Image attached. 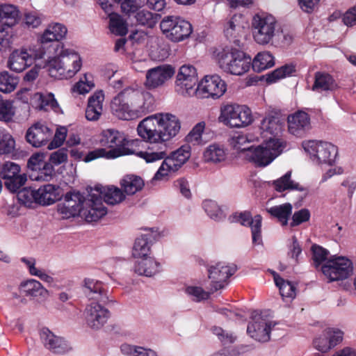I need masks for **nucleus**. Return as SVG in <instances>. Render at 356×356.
Listing matches in <instances>:
<instances>
[{
  "mask_svg": "<svg viewBox=\"0 0 356 356\" xmlns=\"http://www.w3.org/2000/svg\"><path fill=\"white\" fill-rule=\"evenodd\" d=\"M40 336L44 347L54 353L65 354L72 349L68 341L61 337L55 335L47 327L41 329Z\"/></svg>",
  "mask_w": 356,
  "mask_h": 356,
  "instance_id": "obj_25",
  "label": "nucleus"
},
{
  "mask_svg": "<svg viewBox=\"0 0 356 356\" xmlns=\"http://www.w3.org/2000/svg\"><path fill=\"white\" fill-rule=\"evenodd\" d=\"M232 222H239L243 226H249L251 228L252 243L259 245L262 243L261 239V220L260 215L252 217L250 212L245 211L236 213L230 217Z\"/></svg>",
  "mask_w": 356,
  "mask_h": 356,
  "instance_id": "obj_21",
  "label": "nucleus"
},
{
  "mask_svg": "<svg viewBox=\"0 0 356 356\" xmlns=\"http://www.w3.org/2000/svg\"><path fill=\"white\" fill-rule=\"evenodd\" d=\"M275 323L263 318L260 315H256L252 322L248 325V334L260 342H267L270 339V333Z\"/></svg>",
  "mask_w": 356,
  "mask_h": 356,
  "instance_id": "obj_26",
  "label": "nucleus"
},
{
  "mask_svg": "<svg viewBox=\"0 0 356 356\" xmlns=\"http://www.w3.org/2000/svg\"><path fill=\"white\" fill-rule=\"evenodd\" d=\"M95 86L92 81L88 80V74H84L83 78L75 84L73 90L79 94H85L88 92Z\"/></svg>",
  "mask_w": 356,
  "mask_h": 356,
  "instance_id": "obj_64",
  "label": "nucleus"
},
{
  "mask_svg": "<svg viewBox=\"0 0 356 356\" xmlns=\"http://www.w3.org/2000/svg\"><path fill=\"white\" fill-rule=\"evenodd\" d=\"M212 332L224 346L230 345L236 339V337L233 333L224 330L220 327H213Z\"/></svg>",
  "mask_w": 356,
  "mask_h": 356,
  "instance_id": "obj_55",
  "label": "nucleus"
},
{
  "mask_svg": "<svg viewBox=\"0 0 356 356\" xmlns=\"http://www.w3.org/2000/svg\"><path fill=\"white\" fill-rule=\"evenodd\" d=\"M124 136L116 130L108 129L103 132L100 143L104 147L112 149L106 151L99 148L90 152L84 158L85 162H90L100 157L115 158L120 155V148L126 144Z\"/></svg>",
  "mask_w": 356,
  "mask_h": 356,
  "instance_id": "obj_6",
  "label": "nucleus"
},
{
  "mask_svg": "<svg viewBox=\"0 0 356 356\" xmlns=\"http://www.w3.org/2000/svg\"><path fill=\"white\" fill-rule=\"evenodd\" d=\"M45 57L49 74L58 79L73 77L80 70L82 61L74 49L66 48L64 44H56L47 51Z\"/></svg>",
  "mask_w": 356,
  "mask_h": 356,
  "instance_id": "obj_2",
  "label": "nucleus"
},
{
  "mask_svg": "<svg viewBox=\"0 0 356 356\" xmlns=\"http://www.w3.org/2000/svg\"><path fill=\"white\" fill-rule=\"evenodd\" d=\"M137 132L144 141L149 143L145 151L136 152L138 156L143 159L147 163H153L166 158L168 152L167 140H163L162 138L155 137L153 133H147V134L142 132L141 127L138 124Z\"/></svg>",
  "mask_w": 356,
  "mask_h": 356,
  "instance_id": "obj_10",
  "label": "nucleus"
},
{
  "mask_svg": "<svg viewBox=\"0 0 356 356\" xmlns=\"http://www.w3.org/2000/svg\"><path fill=\"white\" fill-rule=\"evenodd\" d=\"M91 190L95 193H98V197H101V201L104 199L108 204L115 205L122 202L125 199L123 191L114 186H97Z\"/></svg>",
  "mask_w": 356,
  "mask_h": 356,
  "instance_id": "obj_31",
  "label": "nucleus"
},
{
  "mask_svg": "<svg viewBox=\"0 0 356 356\" xmlns=\"http://www.w3.org/2000/svg\"><path fill=\"white\" fill-rule=\"evenodd\" d=\"M19 80L17 76L10 74L7 71L0 72V91L9 93L17 87Z\"/></svg>",
  "mask_w": 356,
  "mask_h": 356,
  "instance_id": "obj_47",
  "label": "nucleus"
},
{
  "mask_svg": "<svg viewBox=\"0 0 356 356\" xmlns=\"http://www.w3.org/2000/svg\"><path fill=\"white\" fill-rule=\"evenodd\" d=\"M35 190L24 188L20 190L17 193L18 200L24 204H31L36 202Z\"/></svg>",
  "mask_w": 356,
  "mask_h": 356,
  "instance_id": "obj_60",
  "label": "nucleus"
},
{
  "mask_svg": "<svg viewBox=\"0 0 356 356\" xmlns=\"http://www.w3.org/2000/svg\"><path fill=\"white\" fill-rule=\"evenodd\" d=\"M124 193L128 195H134L140 191L144 186V181L141 177L129 175L125 176L120 182Z\"/></svg>",
  "mask_w": 356,
  "mask_h": 356,
  "instance_id": "obj_42",
  "label": "nucleus"
},
{
  "mask_svg": "<svg viewBox=\"0 0 356 356\" xmlns=\"http://www.w3.org/2000/svg\"><path fill=\"white\" fill-rule=\"evenodd\" d=\"M257 140V138L254 137L251 134H241L236 136H234L232 138V145L234 148L239 150L243 154V157H246V152L252 149L253 145H249L251 143L254 142Z\"/></svg>",
  "mask_w": 356,
  "mask_h": 356,
  "instance_id": "obj_44",
  "label": "nucleus"
},
{
  "mask_svg": "<svg viewBox=\"0 0 356 356\" xmlns=\"http://www.w3.org/2000/svg\"><path fill=\"white\" fill-rule=\"evenodd\" d=\"M197 81V74L195 67L191 65H184L177 74L175 90L183 97L194 96Z\"/></svg>",
  "mask_w": 356,
  "mask_h": 356,
  "instance_id": "obj_15",
  "label": "nucleus"
},
{
  "mask_svg": "<svg viewBox=\"0 0 356 356\" xmlns=\"http://www.w3.org/2000/svg\"><path fill=\"white\" fill-rule=\"evenodd\" d=\"M16 6L11 4H0V22L8 27L15 25L19 17Z\"/></svg>",
  "mask_w": 356,
  "mask_h": 356,
  "instance_id": "obj_39",
  "label": "nucleus"
},
{
  "mask_svg": "<svg viewBox=\"0 0 356 356\" xmlns=\"http://www.w3.org/2000/svg\"><path fill=\"white\" fill-rule=\"evenodd\" d=\"M135 17L138 24L152 28L159 21L160 16L148 10H142L136 13Z\"/></svg>",
  "mask_w": 356,
  "mask_h": 356,
  "instance_id": "obj_52",
  "label": "nucleus"
},
{
  "mask_svg": "<svg viewBox=\"0 0 356 356\" xmlns=\"http://www.w3.org/2000/svg\"><path fill=\"white\" fill-rule=\"evenodd\" d=\"M252 35L259 44H267L278 33L277 20L271 15L266 13L257 14L252 22Z\"/></svg>",
  "mask_w": 356,
  "mask_h": 356,
  "instance_id": "obj_7",
  "label": "nucleus"
},
{
  "mask_svg": "<svg viewBox=\"0 0 356 356\" xmlns=\"http://www.w3.org/2000/svg\"><path fill=\"white\" fill-rule=\"evenodd\" d=\"M67 29L63 24L56 22L49 24L40 37L41 45L35 51V58L45 57L47 51L56 44H63L60 41L67 35Z\"/></svg>",
  "mask_w": 356,
  "mask_h": 356,
  "instance_id": "obj_13",
  "label": "nucleus"
},
{
  "mask_svg": "<svg viewBox=\"0 0 356 356\" xmlns=\"http://www.w3.org/2000/svg\"><path fill=\"white\" fill-rule=\"evenodd\" d=\"M323 273L330 282L345 280L353 271L352 261L345 257L332 256L321 267Z\"/></svg>",
  "mask_w": 356,
  "mask_h": 356,
  "instance_id": "obj_14",
  "label": "nucleus"
},
{
  "mask_svg": "<svg viewBox=\"0 0 356 356\" xmlns=\"http://www.w3.org/2000/svg\"><path fill=\"white\" fill-rule=\"evenodd\" d=\"M291 172L289 171L280 178L273 181L270 184L277 192H282L286 190L305 191V188L300 186L298 183L291 180Z\"/></svg>",
  "mask_w": 356,
  "mask_h": 356,
  "instance_id": "obj_41",
  "label": "nucleus"
},
{
  "mask_svg": "<svg viewBox=\"0 0 356 356\" xmlns=\"http://www.w3.org/2000/svg\"><path fill=\"white\" fill-rule=\"evenodd\" d=\"M15 149V140L10 134L0 129V154H13Z\"/></svg>",
  "mask_w": 356,
  "mask_h": 356,
  "instance_id": "obj_46",
  "label": "nucleus"
},
{
  "mask_svg": "<svg viewBox=\"0 0 356 356\" xmlns=\"http://www.w3.org/2000/svg\"><path fill=\"white\" fill-rule=\"evenodd\" d=\"M142 132L154 134L155 137L163 140H170L180 131L181 123L177 117L170 113H158L144 118L138 124Z\"/></svg>",
  "mask_w": 356,
  "mask_h": 356,
  "instance_id": "obj_3",
  "label": "nucleus"
},
{
  "mask_svg": "<svg viewBox=\"0 0 356 356\" xmlns=\"http://www.w3.org/2000/svg\"><path fill=\"white\" fill-rule=\"evenodd\" d=\"M84 283L85 293L89 299L97 300L102 304H107L111 302L107 291L103 287L102 282L93 279L86 278Z\"/></svg>",
  "mask_w": 356,
  "mask_h": 356,
  "instance_id": "obj_32",
  "label": "nucleus"
},
{
  "mask_svg": "<svg viewBox=\"0 0 356 356\" xmlns=\"http://www.w3.org/2000/svg\"><path fill=\"white\" fill-rule=\"evenodd\" d=\"M20 166L13 162H6L0 170V177L4 180L6 187L11 192H16L26 183L25 174L20 173Z\"/></svg>",
  "mask_w": 356,
  "mask_h": 356,
  "instance_id": "obj_17",
  "label": "nucleus"
},
{
  "mask_svg": "<svg viewBox=\"0 0 356 356\" xmlns=\"http://www.w3.org/2000/svg\"><path fill=\"white\" fill-rule=\"evenodd\" d=\"M36 172L37 175L34 176V179L49 181L54 176V169L51 163L45 162Z\"/></svg>",
  "mask_w": 356,
  "mask_h": 356,
  "instance_id": "obj_56",
  "label": "nucleus"
},
{
  "mask_svg": "<svg viewBox=\"0 0 356 356\" xmlns=\"http://www.w3.org/2000/svg\"><path fill=\"white\" fill-rule=\"evenodd\" d=\"M191 147L183 145L166 156L154 175V180H161L177 171L190 158Z\"/></svg>",
  "mask_w": 356,
  "mask_h": 356,
  "instance_id": "obj_12",
  "label": "nucleus"
},
{
  "mask_svg": "<svg viewBox=\"0 0 356 356\" xmlns=\"http://www.w3.org/2000/svg\"><path fill=\"white\" fill-rule=\"evenodd\" d=\"M85 203L81 215L87 222L97 221L107 213L106 208L101 201V197H98V193H95L92 190L88 193Z\"/></svg>",
  "mask_w": 356,
  "mask_h": 356,
  "instance_id": "obj_19",
  "label": "nucleus"
},
{
  "mask_svg": "<svg viewBox=\"0 0 356 356\" xmlns=\"http://www.w3.org/2000/svg\"><path fill=\"white\" fill-rule=\"evenodd\" d=\"M87 199L79 191H70L65 195L64 202L59 205L58 211L65 218L81 215Z\"/></svg>",
  "mask_w": 356,
  "mask_h": 356,
  "instance_id": "obj_18",
  "label": "nucleus"
},
{
  "mask_svg": "<svg viewBox=\"0 0 356 356\" xmlns=\"http://www.w3.org/2000/svg\"><path fill=\"white\" fill-rule=\"evenodd\" d=\"M288 129L290 134L302 137L310 129L311 123L309 115L304 111H297L288 116Z\"/></svg>",
  "mask_w": 356,
  "mask_h": 356,
  "instance_id": "obj_29",
  "label": "nucleus"
},
{
  "mask_svg": "<svg viewBox=\"0 0 356 356\" xmlns=\"http://www.w3.org/2000/svg\"><path fill=\"white\" fill-rule=\"evenodd\" d=\"M203 208L207 215L215 220H220L225 216L222 209L213 200H207L204 201Z\"/></svg>",
  "mask_w": 356,
  "mask_h": 356,
  "instance_id": "obj_53",
  "label": "nucleus"
},
{
  "mask_svg": "<svg viewBox=\"0 0 356 356\" xmlns=\"http://www.w3.org/2000/svg\"><path fill=\"white\" fill-rule=\"evenodd\" d=\"M312 251L313 260L316 268L327 259L329 252L321 246L313 245Z\"/></svg>",
  "mask_w": 356,
  "mask_h": 356,
  "instance_id": "obj_59",
  "label": "nucleus"
},
{
  "mask_svg": "<svg viewBox=\"0 0 356 356\" xmlns=\"http://www.w3.org/2000/svg\"><path fill=\"white\" fill-rule=\"evenodd\" d=\"M275 65L274 57L268 51L259 53L253 60H251V65L256 72H261Z\"/></svg>",
  "mask_w": 356,
  "mask_h": 356,
  "instance_id": "obj_43",
  "label": "nucleus"
},
{
  "mask_svg": "<svg viewBox=\"0 0 356 356\" xmlns=\"http://www.w3.org/2000/svg\"><path fill=\"white\" fill-rule=\"evenodd\" d=\"M109 19V28L113 33L121 36L125 35L127 33V25L119 15L110 14Z\"/></svg>",
  "mask_w": 356,
  "mask_h": 356,
  "instance_id": "obj_49",
  "label": "nucleus"
},
{
  "mask_svg": "<svg viewBox=\"0 0 356 356\" xmlns=\"http://www.w3.org/2000/svg\"><path fill=\"white\" fill-rule=\"evenodd\" d=\"M292 205L290 203L274 206L266 209L272 216L276 218L282 225H286L292 213Z\"/></svg>",
  "mask_w": 356,
  "mask_h": 356,
  "instance_id": "obj_45",
  "label": "nucleus"
},
{
  "mask_svg": "<svg viewBox=\"0 0 356 356\" xmlns=\"http://www.w3.org/2000/svg\"><path fill=\"white\" fill-rule=\"evenodd\" d=\"M219 120L230 127L240 128L250 124L253 118L246 106L227 104L221 107Z\"/></svg>",
  "mask_w": 356,
  "mask_h": 356,
  "instance_id": "obj_9",
  "label": "nucleus"
},
{
  "mask_svg": "<svg viewBox=\"0 0 356 356\" xmlns=\"http://www.w3.org/2000/svg\"><path fill=\"white\" fill-rule=\"evenodd\" d=\"M155 234L152 232L151 233L142 234L140 237L137 238L135 241L132 255L134 258L138 259L149 257L151 250V245L154 239Z\"/></svg>",
  "mask_w": 356,
  "mask_h": 356,
  "instance_id": "obj_33",
  "label": "nucleus"
},
{
  "mask_svg": "<svg viewBox=\"0 0 356 356\" xmlns=\"http://www.w3.org/2000/svg\"><path fill=\"white\" fill-rule=\"evenodd\" d=\"M213 57L224 72L236 76L245 74L251 66V57L232 47L216 48Z\"/></svg>",
  "mask_w": 356,
  "mask_h": 356,
  "instance_id": "obj_4",
  "label": "nucleus"
},
{
  "mask_svg": "<svg viewBox=\"0 0 356 356\" xmlns=\"http://www.w3.org/2000/svg\"><path fill=\"white\" fill-rule=\"evenodd\" d=\"M145 3V0H124L121 3L122 11L130 15L138 11Z\"/></svg>",
  "mask_w": 356,
  "mask_h": 356,
  "instance_id": "obj_58",
  "label": "nucleus"
},
{
  "mask_svg": "<svg viewBox=\"0 0 356 356\" xmlns=\"http://www.w3.org/2000/svg\"><path fill=\"white\" fill-rule=\"evenodd\" d=\"M54 134V131L45 123L38 122L31 126L26 134L29 143L35 147H40L47 144Z\"/></svg>",
  "mask_w": 356,
  "mask_h": 356,
  "instance_id": "obj_20",
  "label": "nucleus"
},
{
  "mask_svg": "<svg viewBox=\"0 0 356 356\" xmlns=\"http://www.w3.org/2000/svg\"><path fill=\"white\" fill-rule=\"evenodd\" d=\"M175 70L170 65H159L147 70L145 86L148 88H156L163 85L172 76Z\"/></svg>",
  "mask_w": 356,
  "mask_h": 356,
  "instance_id": "obj_27",
  "label": "nucleus"
},
{
  "mask_svg": "<svg viewBox=\"0 0 356 356\" xmlns=\"http://www.w3.org/2000/svg\"><path fill=\"white\" fill-rule=\"evenodd\" d=\"M134 270L139 275L152 277L160 272V264L153 257H145L136 261Z\"/></svg>",
  "mask_w": 356,
  "mask_h": 356,
  "instance_id": "obj_36",
  "label": "nucleus"
},
{
  "mask_svg": "<svg viewBox=\"0 0 356 356\" xmlns=\"http://www.w3.org/2000/svg\"><path fill=\"white\" fill-rule=\"evenodd\" d=\"M67 136V129L61 127L56 129V132H54L52 140L48 144V149H53L61 146L65 140Z\"/></svg>",
  "mask_w": 356,
  "mask_h": 356,
  "instance_id": "obj_57",
  "label": "nucleus"
},
{
  "mask_svg": "<svg viewBox=\"0 0 356 356\" xmlns=\"http://www.w3.org/2000/svg\"><path fill=\"white\" fill-rule=\"evenodd\" d=\"M85 318L88 327L92 330H99L109 318V311L100 303H92L86 308Z\"/></svg>",
  "mask_w": 356,
  "mask_h": 356,
  "instance_id": "obj_24",
  "label": "nucleus"
},
{
  "mask_svg": "<svg viewBox=\"0 0 356 356\" xmlns=\"http://www.w3.org/2000/svg\"><path fill=\"white\" fill-rule=\"evenodd\" d=\"M33 56L26 48H19L15 49L10 54L7 66L8 68L15 72H22L26 67L31 66L34 60Z\"/></svg>",
  "mask_w": 356,
  "mask_h": 356,
  "instance_id": "obj_28",
  "label": "nucleus"
},
{
  "mask_svg": "<svg viewBox=\"0 0 356 356\" xmlns=\"http://www.w3.org/2000/svg\"><path fill=\"white\" fill-rule=\"evenodd\" d=\"M284 124L278 117L268 115L264 118L260 125L261 134L264 137L270 136V138H277V136L282 133Z\"/></svg>",
  "mask_w": 356,
  "mask_h": 356,
  "instance_id": "obj_34",
  "label": "nucleus"
},
{
  "mask_svg": "<svg viewBox=\"0 0 356 356\" xmlns=\"http://www.w3.org/2000/svg\"><path fill=\"white\" fill-rule=\"evenodd\" d=\"M310 218V212L307 209H302L296 211L292 216V220L290 223L291 227H293L307 222Z\"/></svg>",
  "mask_w": 356,
  "mask_h": 356,
  "instance_id": "obj_61",
  "label": "nucleus"
},
{
  "mask_svg": "<svg viewBox=\"0 0 356 356\" xmlns=\"http://www.w3.org/2000/svg\"><path fill=\"white\" fill-rule=\"evenodd\" d=\"M236 271L235 265H227L219 262L215 266H211L208 269L209 278L211 280L213 291L225 287L227 280Z\"/></svg>",
  "mask_w": 356,
  "mask_h": 356,
  "instance_id": "obj_22",
  "label": "nucleus"
},
{
  "mask_svg": "<svg viewBox=\"0 0 356 356\" xmlns=\"http://www.w3.org/2000/svg\"><path fill=\"white\" fill-rule=\"evenodd\" d=\"M162 33L170 40L178 42L188 38L193 32L191 23L179 17H164L160 22Z\"/></svg>",
  "mask_w": 356,
  "mask_h": 356,
  "instance_id": "obj_8",
  "label": "nucleus"
},
{
  "mask_svg": "<svg viewBox=\"0 0 356 356\" xmlns=\"http://www.w3.org/2000/svg\"><path fill=\"white\" fill-rule=\"evenodd\" d=\"M227 150L222 145L213 143L209 145L204 152V159L207 162L218 163L225 161Z\"/></svg>",
  "mask_w": 356,
  "mask_h": 356,
  "instance_id": "obj_38",
  "label": "nucleus"
},
{
  "mask_svg": "<svg viewBox=\"0 0 356 356\" xmlns=\"http://www.w3.org/2000/svg\"><path fill=\"white\" fill-rule=\"evenodd\" d=\"M310 159L316 164L332 165L338 154L337 147L328 142L310 140L302 144Z\"/></svg>",
  "mask_w": 356,
  "mask_h": 356,
  "instance_id": "obj_11",
  "label": "nucleus"
},
{
  "mask_svg": "<svg viewBox=\"0 0 356 356\" xmlns=\"http://www.w3.org/2000/svg\"><path fill=\"white\" fill-rule=\"evenodd\" d=\"M343 334L339 329L327 328L314 340V348L321 353H327L343 341Z\"/></svg>",
  "mask_w": 356,
  "mask_h": 356,
  "instance_id": "obj_23",
  "label": "nucleus"
},
{
  "mask_svg": "<svg viewBox=\"0 0 356 356\" xmlns=\"http://www.w3.org/2000/svg\"><path fill=\"white\" fill-rule=\"evenodd\" d=\"M286 147V142L280 138H270L257 147L246 152L245 158L258 167L269 165L279 156Z\"/></svg>",
  "mask_w": 356,
  "mask_h": 356,
  "instance_id": "obj_5",
  "label": "nucleus"
},
{
  "mask_svg": "<svg viewBox=\"0 0 356 356\" xmlns=\"http://www.w3.org/2000/svg\"><path fill=\"white\" fill-rule=\"evenodd\" d=\"M337 88V84L332 76L325 72H317L314 76L312 90L323 92L333 91Z\"/></svg>",
  "mask_w": 356,
  "mask_h": 356,
  "instance_id": "obj_37",
  "label": "nucleus"
},
{
  "mask_svg": "<svg viewBox=\"0 0 356 356\" xmlns=\"http://www.w3.org/2000/svg\"><path fill=\"white\" fill-rule=\"evenodd\" d=\"M296 71V66L291 63L279 67L267 74L266 81L268 83H274L287 76L291 75Z\"/></svg>",
  "mask_w": 356,
  "mask_h": 356,
  "instance_id": "obj_48",
  "label": "nucleus"
},
{
  "mask_svg": "<svg viewBox=\"0 0 356 356\" xmlns=\"http://www.w3.org/2000/svg\"><path fill=\"white\" fill-rule=\"evenodd\" d=\"M225 91L226 84L219 76H205L197 84L195 96L198 99H218Z\"/></svg>",
  "mask_w": 356,
  "mask_h": 356,
  "instance_id": "obj_16",
  "label": "nucleus"
},
{
  "mask_svg": "<svg viewBox=\"0 0 356 356\" xmlns=\"http://www.w3.org/2000/svg\"><path fill=\"white\" fill-rule=\"evenodd\" d=\"M205 122H198L186 136V141L193 145H203L202 134L205 129Z\"/></svg>",
  "mask_w": 356,
  "mask_h": 356,
  "instance_id": "obj_50",
  "label": "nucleus"
},
{
  "mask_svg": "<svg viewBox=\"0 0 356 356\" xmlns=\"http://www.w3.org/2000/svg\"><path fill=\"white\" fill-rule=\"evenodd\" d=\"M35 195L36 203L41 205L52 204L63 196L61 188L53 184H47L35 190Z\"/></svg>",
  "mask_w": 356,
  "mask_h": 356,
  "instance_id": "obj_30",
  "label": "nucleus"
},
{
  "mask_svg": "<svg viewBox=\"0 0 356 356\" xmlns=\"http://www.w3.org/2000/svg\"><path fill=\"white\" fill-rule=\"evenodd\" d=\"M104 96L102 92H95L88 102L86 109V118L90 121H96L101 116L103 111V101Z\"/></svg>",
  "mask_w": 356,
  "mask_h": 356,
  "instance_id": "obj_35",
  "label": "nucleus"
},
{
  "mask_svg": "<svg viewBox=\"0 0 356 356\" xmlns=\"http://www.w3.org/2000/svg\"><path fill=\"white\" fill-rule=\"evenodd\" d=\"M67 149L65 148H60L57 151L52 152L50 155L49 161L52 165H58L67 161Z\"/></svg>",
  "mask_w": 356,
  "mask_h": 356,
  "instance_id": "obj_63",
  "label": "nucleus"
},
{
  "mask_svg": "<svg viewBox=\"0 0 356 356\" xmlns=\"http://www.w3.org/2000/svg\"><path fill=\"white\" fill-rule=\"evenodd\" d=\"M20 290L25 296L33 298H44L48 293L47 290L42 286L40 282L35 280H29L22 282L20 285Z\"/></svg>",
  "mask_w": 356,
  "mask_h": 356,
  "instance_id": "obj_40",
  "label": "nucleus"
},
{
  "mask_svg": "<svg viewBox=\"0 0 356 356\" xmlns=\"http://www.w3.org/2000/svg\"><path fill=\"white\" fill-rule=\"evenodd\" d=\"M274 280L283 298H293L296 296V288L290 282L284 280L277 275H274Z\"/></svg>",
  "mask_w": 356,
  "mask_h": 356,
  "instance_id": "obj_51",
  "label": "nucleus"
},
{
  "mask_svg": "<svg viewBox=\"0 0 356 356\" xmlns=\"http://www.w3.org/2000/svg\"><path fill=\"white\" fill-rule=\"evenodd\" d=\"M186 292L193 298V300L197 302L207 300L209 297V293L199 286H188L186 288Z\"/></svg>",
  "mask_w": 356,
  "mask_h": 356,
  "instance_id": "obj_62",
  "label": "nucleus"
},
{
  "mask_svg": "<svg viewBox=\"0 0 356 356\" xmlns=\"http://www.w3.org/2000/svg\"><path fill=\"white\" fill-rule=\"evenodd\" d=\"M241 16L234 15L227 22L225 29V34L228 39L236 38L243 29V26L239 23Z\"/></svg>",
  "mask_w": 356,
  "mask_h": 356,
  "instance_id": "obj_54",
  "label": "nucleus"
},
{
  "mask_svg": "<svg viewBox=\"0 0 356 356\" xmlns=\"http://www.w3.org/2000/svg\"><path fill=\"white\" fill-rule=\"evenodd\" d=\"M155 100L152 95L138 86L125 88L111 103L113 115L122 120H133L154 111Z\"/></svg>",
  "mask_w": 356,
  "mask_h": 356,
  "instance_id": "obj_1",
  "label": "nucleus"
}]
</instances>
